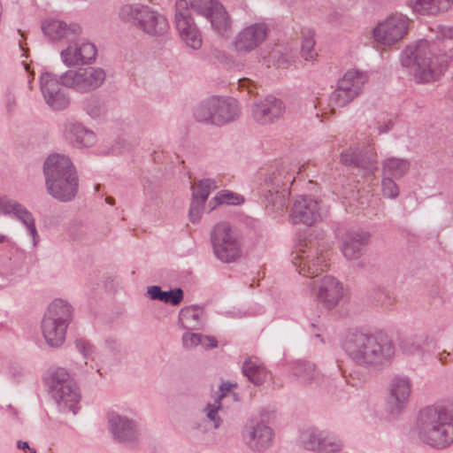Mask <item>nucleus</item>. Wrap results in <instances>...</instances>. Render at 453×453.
<instances>
[{
  "instance_id": "nucleus-1",
  "label": "nucleus",
  "mask_w": 453,
  "mask_h": 453,
  "mask_svg": "<svg viewBox=\"0 0 453 453\" xmlns=\"http://www.w3.org/2000/svg\"><path fill=\"white\" fill-rule=\"evenodd\" d=\"M342 348L352 363L365 369H380L389 365L396 351L391 336L382 331L349 333Z\"/></svg>"
},
{
  "instance_id": "nucleus-2",
  "label": "nucleus",
  "mask_w": 453,
  "mask_h": 453,
  "mask_svg": "<svg viewBox=\"0 0 453 453\" xmlns=\"http://www.w3.org/2000/svg\"><path fill=\"white\" fill-rule=\"evenodd\" d=\"M451 56L438 42L421 39L407 46L402 52L401 63L413 74L418 83H428L441 77Z\"/></svg>"
},
{
  "instance_id": "nucleus-3",
  "label": "nucleus",
  "mask_w": 453,
  "mask_h": 453,
  "mask_svg": "<svg viewBox=\"0 0 453 453\" xmlns=\"http://www.w3.org/2000/svg\"><path fill=\"white\" fill-rule=\"evenodd\" d=\"M419 440L435 449L453 444V403L429 405L419 411L417 421Z\"/></svg>"
},
{
  "instance_id": "nucleus-4",
  "label": "nucleus",
  "mask_w": 453,
  "mask_h": 453,
  "mask_svg": "<svg viewBox=\"0 0 453 453\" xmlns=\"http://www.w3.org/2000/svg\"><path fill=\"white\" fill-rule=\"evenodd\" d=\"M48 193L59 202H70L78 193L79 177L71 158L64 154H50L43 164Z\"/></svg>"
},
{
  "instance_id": "nucleus-5",
  "label": "nucleus",
  "mask_w": 453,
  "mask_h": 453,
  "mask_svg": "<svg viewBox=\"0 0 453 453\" xmlns=\"http://www.w3.org/2000/svg\"><path fill=\"white\" fill-rule=\"evenodd\" d=\"M119 17L149 36L161 37L169 30L165 16L145 4H124L119 9Z\"/></svg>"
},
{
  "instance_id": "nucleus-6",
  "label": "nucleus",
  "mask_w": 453,
  "mask_h": 453,
  "mask_svg": "<svg viewBox=\"0 0 453 453\" xmlns=\"http://www.w3.org/2000/svg\"><path fill=\"white\" fill-rule=\"evenodd\" d=\"M73 316V306L64 299H55L49 305L41 322L42 333L49 346L58 348L65 342Z\"/></svg>"
},
{
  "instance_id": "nucleus-7",
  "label": "nucleus",
  "mask_w": 453,
  "mask_h": 453,
  "mask_svg": "<svg viewBox=\"0 0 453 453\" xmlns=\"http://www.w3.org/2000/svg\"><path fill=\"white\" fill-rule=\"evenodd\" d=\"M239 115L240 107L236 100L216 96L202 101L194 111L198 122L217 127L234 121Z\"/></svg>"
},
{
  "instance_id": "nucleus-8",
  "label": "nucleus",
  "mask_w": 453,
  "mask_h": 453,
  "mask_svg": "<svg viewBox=\"0 0 453 453\" xmlns=\"http://www.w3.org/2000/svg\"><path fill=\"white\" fill-rule=\"evenodd\" d=\"M50 393L63 412L76 414L81 399L78 386L65 368H56L47 378Z\"/></svg>"
},
{
  "instance_id": "nucleus-9",
  "label": "nucleus",
  "mask_w": 453,
  "mask_h": 453,
  "mask_svg": "<svg viewBox=\"0 0 453 453\" xmlns=\"http://www.w3.org/2000/svg\"><path fill=\"white\" fill-rule=\"evenodd\" d=\"M212 250L223 263H233L242 255V242L237 233L227 222H219L211 234Z\"/></svg>"
},
{
  "instance_id": "nucleus-10",
  "label": "nucleus",
  "mask_w": 453,
  "mask_h": 453,
  "mask_svg": "<svg viewBox=\"0 0 453 453\" xmlns=\"http://www.w3.org/2000/svg\"><path fill=\"white\" fill-rule=\"evenodd\" d=\"M105 79V71L96 66L69 69L59 77L62 86L81 94L97 89L104 84Z\"/></svg>"
},
{
  "instance_id": "nucleus-11",
  "label": "nucleus",
  "mask_w": 453,
  "mask_h": 453,
  "mask_svg": "<svg viewBox=\"0 0 453 453\" xmlns=\"http://www.w3.org/2000/svg\"><path fill=\"white\" fill-rule=\"evenodd\" d=\"M411 19L407 15L395 12L378 22L372 30L376 42L383 46H393L408 34Z\"/></svg>"
},
{
  "instance_id": "nucleus-12",
  "label": "nucleus",
  "mask_w": 453,
  "mask_h": 453,
  "mask_svg": "<svg viewBox=\"0 0 453 453\" xmlns=\"http://www.w3.org/2000/svg\"><path fill=\"white\" fill-rule=\"evenodd\" d=\"M268 34L269 27L265 22L248 25L234 37L233 50L238 55L245 56L259 48L265 42Z\"/></svg>"
},
{
  "instance_id": "nucleus-13",
  "label": "nucleus",
  "mask_w": 453,
  "mask_h": 453,
  "mask_svg": "<svg viewBox=\"0 0 453 453\" xmlns=\"http://www.w3.org/2000/svg\"><path fill=\"white\" fill-rule=\"evenodd\" d=\"M97 55L96 45L84 38L69 40L68 45L60 52L62 62L66 66H75L80 65H89L93 63Z\"/></svg>"
},
{
  "instance_id": "nucleus-14",
  "label": "nucleus",
  "mask_w": 453,
  "mask_h": 453,
  "mask_svg": "<svg viewBox=\"0 0 453 453\" xmlns=\"http://www.w3.org/2000/svg\"><path fill=\"white\" fill-rule=\"evenodd\" d=\"M175 22L179 35L187 46L198 50L202 46V35L192 18L188 12L187 0H177Z\"/></svg>"
},
{
  "instance_id": "nucleus-15",
  "label": "nucleus",
  "mask_w": 453,
  "mask_h": 453,
  "mask_svg": "<svg viewBox=\"0 0 453 453\" xmlns=\"http://www.w3.org/2000/svg\"><path fill=\"white\" fill-rule=\"evenodd\" d=\"M295 180L294 171L288 166H281L266 180L269 188L266 198L274 206H283L290 194V186Z\"/></svg>"
},
{
  "instance_id": "nucleus-16",
  "label": "nucleus",
  "mask_w": 453,
  "mask_h": 453,
  "mask_svg": "<svg viewBox=\"0 0 453 453\" xmlns=\"http://www.w3.org/2000/svg\"><path fill=\"white\" fill-rule=\"evenodd\" d=\"M311 286L318 302L328 310L337 306L343 296L342 284L331 275L313 280Z\"/></svg>"
},
{
  "instance_id": "nucleus-17",
  "label": "nucleus",
  "mask_w": 453,
  "mask_h": 453,
  "mask_svg": "<svg viewBox=\"0 0 453 453\" xmlns=\"http://www.w3.org/2000/svg\"><path fill=\"white\" fill-rule=\"evenodd\" d=\"M412 391V381L406 375H395L388 385L387 399L388 411L390 414L399 415L408 405Z\"/></svg>"
},
{
  "instance_id": "nucleus-18",
  "label": "nucleus",
  "mask_w": 453,
  "mask_h": 453,
  "mask_svg": "<svg viewBox=\"0 0 453 453\" xmlns=\"http://www.w3.org/2000/svg\"><path fill=\"white\" fill-rule=\"evenodd\" d=\"M327 258L328 254L318 249H310L308 251L300 249L295 252L292 263L300 274L313 278L318 276L319 272L327 268Z\"/></svg>"
},
{
  "instance_id": "nucleus-19",
  "label": "nucleus",
  "mask_w": 453,
  "mask_h": 453,
  "mask_svg": "<svg viewBox=\"0 0 453 453\" xmlns=\"http://www.w3.org/2000/svg\"><path fill=\"white\" fill-rule=\"evenodd\" d=\"M325 211L320 202L311 196H298L292 207L290 220L293 224L311 226L320 220Z\"/></svg>"
},
{
  "instance_id": "nucleus-20",
  "label": "nucleus",
  "mask_w": 453,
  "mask_h": 453,
  "mask_svg": "<svg viewBox=\"0 0 453 453\" xmlns=\"http://www.w3.org/2000/svg\"><path fill=\"white\" fill-rule=\"evenodd\" d=\"M336 236L340 241V249L345 258L357 260L363 255V249L370 242V234L361 229H349L342 233L338 230Z\"/></svg>"
},
{
  "instance_id": "nucleus-21",
  "label": "nucleus",
  "mask_w": 453,
  "mask_h": 453,
  "mask_svg": "<svg viewBox=\"0 0 453 453\" xmlns=\"http://www.w3.org/2000/svg\"><path fill=\"white\" fill-rule=\"evenodd\" d=\"M273 437V429L259 419L249 420L242 430L244 443L256 451H262L270 447Z\"/></svg>"
},
{
  "instance_id": "nucleus-22",
  "label": "nucleus",
  "mask_w": 453,
  "mask_h": 453,
  "mask_svg": "<svg viewBox=\"0 0 453 453\" xmlns=\"http://www.w3.org/2000/svg\"><path fill=\"white\" fill-rule=\"evenodd\" d=\"M40 81L43 97L51 109L60 111L68 107L70 99L56 75L44 73L41 75Z\"/></svg>"
},
{
  "instance_id": "nucleus-23",
  "label": "nucleus",
  "mask_w": 453,
  "mask_h": 453,
  "mask_svg": "<svg viewBox=\"0 0 453 453\" xmlns=\"http://www.w3.org/2000/svg\"><path fill=\"white\" fill-rule=\"evenodd\" d=\"M108 424L111 434L117 441L131 445L139 439L140 432L136 422L118 413L108 415Z\"/></svg>"
},
{
  "instance_id": "nucleus-24",
  "label": "nucleus",
  "mask_w": 453,
  "mask_h": 453,
  "mask_svg": "<svg viewBox=\"0 0 453 453\" xmlns=\"http://www.w3.org/2000/svg\"><path fill=\"white\" fill-rule=\"evenodd\" d=\"M284 103L273 96L255 103L252 106V117L261 125L272 124L279 119L285 112Z\"/></svg>"
},
{
  "instance_id": "nucleus-25",
  "label": "nucleus",
  "mask_w": 453,
  "mask_h": 453,
  "mask_svg": "<svg viewBox=\"0 0 453 453\" xmlns=\"http://www.w3.org/2000/svg\"><path fill=\"white\" fill-rule=\"evenodd\" d=\"M302 442L305 449L322 453H334L342 449V442L336 436L317 430L303 433Z\"/></svg>"
},
{
  "instance_id": "nucleus-26",
  "label": "nucleus",
  "mask_w": 453,
  "mask_h": 453,
  "mask_svg": "<svg viewBox=\"0 0 453 453\" xmlns=\"http://www.w3.org/2000/svg\"><path fill=\"white\" fill-rule=\"evenodd\" d=\"M340 162L347 166H357L365 174H373L378 169L376 154L364 153L358 147H349L340 153Z\"/></svg>"
},
{
  "instance_id": "nucleus-27",
  "label": "nucleus",
  "mask_w": 453,
  "mask_h": 453,
  "mask_svg": "<svg viewBox=\"0 0 453 453\" xmlns=\"http://www.w3.org/2000/svg\"><path fill=\"white\" fill-rule=\"evenodd\" d=\"M64 138L77 148L91 147L96 139L93 131L75 120H66L63 129Z\"/></svg>"
},
{
  "instance_id": "nucleus-28",
  "label": "nucleus",
  "mask_w": 453,
  "mask_h": 453,
  "mask_svg": "<svg viewBox=\"0 0 453 453\" xmlns=\"http://www.w3.org/2000/svg\"><path fill=\"white\" fill-rule=\"evenodd\" d=\"M42 29L44 35L52 41L70 40L81 31L79 25H67L65 22L58 19H50L43 22Z\"/></svg>"
},
{
  "instance_id": "nucleus-29",
  "label": "nucleus",
  "mask_w": 453,
  "mask_h": 453,
  "mask_svg": "<svg viewBox=\"0 0 453 453\" xmlns=\"http://www.w3.org/2000/svg\"><path fill=\"white\" fill-rule=\"evenodd\" d=\"M414 13L421 16H437L453 6V0H407Z\"/></svg>"
},
{
  "instance_id": "nucleus-30",
  "label": "nucleus",
  "mask_w": 453,
  "mask_h": 453,
  "mask_svg": "<svg viewBox=\"0 0 453 453\" xmlns=\"http://www.w3.org/2000/svg\"><path fill=\"white\" fill-rule=\"evenodd\" d=\"M291 372L301 384L319 383L321 380L316 365L305 360H296L291 363Z\"/></svg>"
},
{
  "instance_id": "nucleus-31",
  "label": "nucleus",
  "mask_w": 453,
  "mask_h": 453,
  "mask_svg": "<svg viewBox=\"0 0 453 453\" xmlns=\"http://www.w3.org/2000/svg\"><path fill=\"white\" fill-rule=\"evenodd\" d=\"M180 326L188 330H200L203 328V311L196 306L185 307L179 314Z\"/></svg>"
},
{
  "instance_id": "nucleus-32",
  "label": "nucleus",
  "mask_w": 453,
  "mask_h": 453,
  "mask_svg": "<svg viewBox=\"0 0 453 453\" xmlns=\"http://www.w3.org/2000/svg\"><path fill=\"white\" fill-rule=\"evenodd\" d=\"M368 76L365 73L351 69L347 71L338 83L343 88H349L357 97L361 93L364 85L366 83Z\"/></svg>"
},
{
  "instance_id": "nucleus-33",
  "label": "nucleus",
  "mask_w": 453,
  "mask_h": 453,
  "mask_svg": "<svg viewBox=\"0 0 453 453\" xmlns=\"http://www.w3.org/2000/svg\"><path fill=\"white\" fill-rule=\"evenodd\" d=\"M242 372L255 385H261L267 377V371L257 357L248 358L242 365Z\"/></svg>"
},
{
  "instance_id": "nucleus-34",
  "label": "nucleus",
  "mask_w": 453,
  "mask_h": 453,
  "mask_svg": "<svg viewBox=\"0 0 453 453\" xmlns=\"http://www.w3.org/2000/svg\"><path fill=\"white\" fill-rule=\"evenodd\" d=\"M147 295L151 300H158L172 305L180 304L183 299V291L180 288L163 291L159 286H150L147 288Z\"/></svg>"
},
{
  "instance_id": "nucleus-35",
  "label": "nucleus",
  "mask_w": 453,
  "mask_h": 453,
  "mask_svg": "<svg viewBox=\"0 0 453 453\" xmlns=\"http://www.w3.org/2000/svg\"><path fill=\"white\" fill-rule=\"evenodd\" d=\"M410 162L407 159L398 157L387 158L382 164L383 176L390 178H401L410 169Z\"/></svg>"
},
{
  "instance_id": "nucleus-36",
  "label": "nucleus",
  "mask_w": 453,
  "mask_h": 453,
  "mask_svg": "<svg viewBox=\"0 0 453 453\" xmlns=\"http://www.w3.org/2000/svg\"><path fill=\"white\" fill-rule=\"evenodd\" d=\"M208 19L211 21L212 28L219 35H224L231 31V19L221 4L216 7Z\"/></svg>"
},
{
  "instance_id": "nucleus-37",
  "label": "nucleus",
  "mask_w": 453,
  "mask_h": 453,
  "mask_svg": "<svg viewBox=\"0 0 453 453\" xmlns=\"http://www.w3.org/2000/svg\"><path fill=\"white\" fill-rule=\"evenodd\" d=\"M0 212L18 220L30 211L17 200L4 196L0 197Z\"/></svg>"
},
{
  "instance_id": "nucleus-38",
  "label": "nucleus",
  "mask_w": 453,
  "mask_h": 453,
  "mask_svg": "<svg viewBox=\"0 0 453 453\" xmlns=\"http://www.w3.org/2000/svg\"><path fill=\"white\" fill-rule=\"evenodd\" d=\"M216 188L217 185L214 180H201L192 186V198L205 203L211 192Z\"/></svg>"
},
{
  "instance_id": "nucleus-39",
  "label": "nucleus",
  "mask_w": 453,
  "mask_h": 453,
  "mask_svg": "<svg viewBox=\"0 0 453 453\" xmlns=\"http://www.w3.org/2000/svg\"><path fill=\"white\" fill-rule=\"evenodd\" d=\"M426 339L424 336H414L404 339L400 343V349L406 355H421L424 352Z\"/></svg>"
},
{
  "instance_id": "nucleus-40",
  "label": "nucleus",
  "mask_w": 453,
  "mask_h": 453,
  "mask_svg": "<svg viewBox=\"0 0 453 453\" xmlns=\"http://www.w3.org/2000/svg\"><path fill=\"white\" fill-rule=\"evenodd\" d=\"M356 96L349 91V88H343L339 83L337 88L334 90L329 97L330 104L333 107H344L349 104Z\"/></svg>"
},
{
  "instance_id": "nucleus-41",
  "label": "nucleus",
  "mask_w": 453,
  "mask_h": 453,
  "mask_svg": "<svg viewBox=\"0 0 453 453\" xmlns=\"http://www.w3.org/2000/svg\"><path fill=\"white\" fill-rule=\"evenodd\" d=\"M219 4L217 0H191L190 7L198 14L208 19Z\"/></svg>"
},
{
  "instance_id": "nucleus-42",
  "label": "nucleus",
  "mask_w": 453,
  "mask_h": 453,
  "mask_svg": "<svg viewBox=\"0 0 453 453\" xmlns=\"http://www.w3.org/2000/svg\"><path fill=\"white\" fill-rule=\"evenodd\" d=\"M83 108L86 112L93 119L104 116L105 112L103 102L94 96L86 99L83 103Z\"/></svg>"
},
{
  "instance_id": "nucleus-43",
  "label": "nucleus",
  "mask_w": 453,
  "mask_h": 453,
  "mask_svg": "<svg viewBox=\"0 0 453 453\" xmlns=\"http://www.w3.org/2000/svg\"><path fill=\"white\" fill-rule=\"evenodd\" d=\"M301 54L306 61H314L318 57V53L315 50V40L312 35L305 36L303 39Z\"/></svg>"
},
{
  "instance_id": "nucleus-44",
  "label": "nucleus",
  "mask_w": 453,
  "mask_h": 453,
  "mask_svg": "<svg viewBox=\"0 0 453 453\" xmlns=\"http://www.w3.org/2000/svg\"><path fill=\"white\" fill-rule=\"evenodd\" d=\"M27 228L28 235L32 239L33 246L35 247L39 242V234L35 226V219L32 212L18 219Z\"/></svg>"
},
{
  "instance_id": "nucleus-45",
  "label": "nucleus",
  "mask_w": 453,
  "mask_h": 453,
  "mask_svg": "<svg viewBox=\"0 0 453 453\" xmlns=\"http://www.w3.org/2000/svg\"><path fill=\"white\" fill-rule=\"evenodd\" d=\"M221 409L219 399H215L213 403H208L204 408V412L209 421L212 422V427L217 429L221 424V418L219 416V411Z\"/></svg>"
},
{
  "instance_id": "nucleus-46",
  "label": "nucleus",
  "mask_w": 453,
  "mask_h": 453,
  "mask_svg": "<svg viewBox=\"0 0 453 453\" xmlns=\"http://www.w3.org/2000/svg\"><path fill=\"white\" fill-rule=\"evenodd\" d=\"M74 345L77 351L82 355L84 358H89L93 357L95 353V346L85 338H77L74 341Z\"/></svg>"
},
{
  "instance_id": "nucleus-47",
  "label": "nucleus",
  "mask_w": 453,
  "mask_h": 453,
  "mask_svg": "<svg viewBox=\"0 0 453 453\" xmlns=\"http://www.w3.org/2000/svg\"><path fill=\"white\" fill-rule=\"evenodd\" d=\"M382 192L388 198L395 199L399 195V188L392 178L384 176L382 179Z\"/></svg>"
},
{
  "instance_id": "nucleus-48",
  "label": "nucleus",
  "mask_w": 453,
  "mask_h": 453,
  "mask_svg": "<svg viewBox=\"0 0 453 453\" xmlns=\"http://www.w3.org/2000/svg\"><path fill=\"white\" fill-rule=\"evenodd\" d=\"M215 199L219 203L240 204L243 202V198L228 190H223L217 194Z\"/></svg>"
},
{
  "instance_id": "nucleus-49",
  "label": "nucleus",
  "mask_w": 453,
  "mask_h": 453,
  "mask_svg": "<svg viewBox=\"0 0 453 453\" xmlns=\"http://www.w3.org/2000/svg\"><path fill=\"white\" fill-rule=\"evenodd\" d=\"M204 203L192 198L188 216L192 223H197L202 216Z\"/></svg>"
},
{
  "instance_id": "nucleus-50",
  "label": "nucleus",
  "mask_w": 453,
  "mask_h": 453,
  "mask_svg": "<svg viewBox=\"0 0 453 453\" xmlns=\"http://www.w3.org/2000/svg\"><path fill=\"white\" fill-rule=\"evenodd\" d=\"M202 334L196 333H186L182 336V344L186 349H192L201 342Z\"/></svg>"
},
{
  "instance_id": "nucleus-51",
  "label": "nucleus",
  "mask_w": 453,
  "mask_h": 453,
  "mask_svg": "<svg viewBox=\"0 0 453 453\" xmlns=\"http://www.w3.org/2000/svg\"><path fill=\"white\" fill-rule=\"evenodd\" d=\"M435 32L438 41L453 40V27L437 26Z\"/></svg>"
},
{
  "instance_id": "nucleus-52",
  "label": "nucleus",
  "mask_w": 453,
  "mask_h": 453,
  "mask_svg": "<svg viewBox=\"0 0 453 453\" xmlns=\"http://www.w3.org/2000/svg\"><path fill=\"white\" fill-rule=\"evenodd\" d=\"M199 345H202L204 349H213L218 346V342L212 336L202 334V339Z\"/></svg>"
},
{
  "instance_id": "nucleus-53",
  "label": "nucleus",
  "mask_w": 453,
  "mask_h": 453,
  "mask_svg": "<svg viewBox=\"0 0 453 453\" xmlns=\"http://www.w3.org/2000/svg\"><path fill=\"white\" fill-rule=\"evenodd\" d=\"M69 232L74 238H80L85 234L84 226L81 223L73 225Z\"/></svg>"
},
{
  "instance_id": "nucleus-54",
  "label": "nucleus",
  "mask_w": 453,
  "mask_h": 453,
  "mask_svg": "<svg viewBox=\"0 0 453 453\" xmlns=\"http://www.w3.org/2000/svg\"><path fill=\"white\" fill-rule=\"evenodd\" d=\"M232 384L231 383H227V382H224L220 385L219 387V390H220V395L216 398V399H219V402L221 401V399L226 396V395L227 393H229L231 391V388H232Z\"/></svg>"
},
{
  "instance_id": "nucleus-55",
  "label": "nucleus",
  "mask_w": 453,
  "mask_h": 453,
  "mask_svg": "<svg viewBox=\"0 0 453 453\" xmlns=\"http://www.w3.org/2000/svg\"><path fill=\"white\" fill-rule=\"evenodd\" d=\"M392 125L393 124L391 120H388L383 124L378 123V126L376 127L378 130V134H380L388 132L391 129Z\"/></svg>"
},
{
  "instance_id": "nucleus-56",
  "label": "nucleus",
  "mask_w": 453,
  "mask_h": 453,
  "mask_svg": "<svg viewBox=\"0 0 453 453\" xmlns=\"http://www.w3.org/2000/svg\"><path fill=\"white\" fill-rule=\"evenodd\" d=\"M17 446L19 449H29L31 450L32 452H34L30 448H29V445L27 441H19L18 443H17Z\"/></svg>"
},
{
  "instance_id": "nucleus-57",
  "label": "nucleus",
  "mask_w": 453,
  "mask_h": 453,
  "mask_svg": "<svg viewBox=\"0 0 453 453\" xmlns=\"http://www.w3.org/2000/svg\"><path fill=\"white\" fill-rule=\"evenodd\" d=\"M106 202L109 203V204H114V199L112 197H107L106 198Z\"/></svg>"
},
{
  "instance_id": "nucleus-58",
  "label": "nucleus",
  "mask_w": 453,
  "mask_h": 453,
  "mask_svg": "<svg viewBox=\"0 0 453 453\" xmlns=\"http://www.w3.org/2000/svg\"><path fill=\"white\" fill-rule=\"evenodd\" d=\"M6 240V236L4 234H0V243L4 242Z\"/></svg>"
},
{
  "instance_id": "nucleus-59",
  "label": "nucleus",
  "mask_w": 453,
  "mask_h": 453,
  "mask_svg": "<svg viewBox=\"0 0 453 453\" xmlns=\"http://www.w3.org/2000/svg\"><path fill=\"white\" fill-rule=\"evenodd\" d=\"M249 81L248 80H240L239 82H240V85L242 86H244L245 85V82H248Z\"/></svg>"
}]
</instances>
